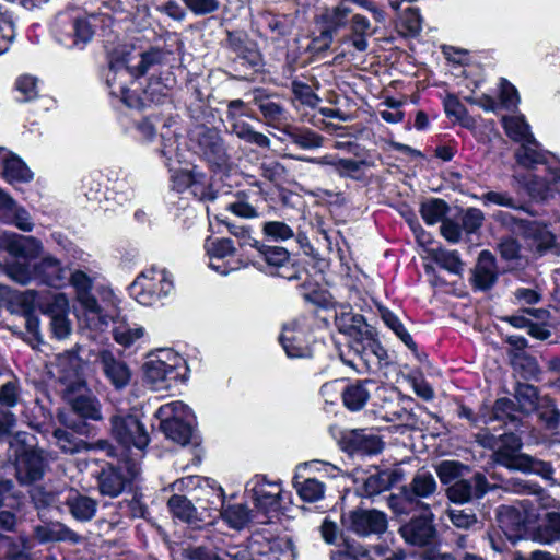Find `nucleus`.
<instances>
[{
	"label": "nucleus",
	"instance_id": "nucleus-1",
	"mask_svg": "<svg viewBox=\"0 0 560 560\" xmlns=\"http://www.w3.org/2000/svg\"><path fill=\"white\" fill-rule=\"evenodd\" d=\"M163 52L159 49L141 51L132 45H119L109 54V68L106 72V84L112 96L119 98L131 108H140L148 102L161 103L166 96L160 82H151L142 96L130 85L150 68L160 63Z\"/></svg>",
	"mask_w": 560,
	"mask_h": 560
},
{
	"label": "nucleus",
	"instance_id": "nucleus-2",
	"mask_svg": "<svg viewBox=\"0 0 560 560\" xmlns=\"http://www.w3.org/2000/svg\"><path fill=\"white\" fill-rule=\"evenodd\" d=\"M515 158L518 164L524 167H535L538 164H546L547 170L551 176L550 180L542 178H533L528 184V191L533 198L547 200L555 197V185L560 182V162H550L551 155L540 150L538 142L533 137V140H525L515 152Z\"/></svg>",
	"mask_w": 560,
	"mask_h": 560
},
{
	"label": "nucleus",
	"instance_id": "nucleus-3",
	"mask_svg": "<svg viewBox=\"0 0 560 560\" xmlns=\"http://www.w3.org/2000/svg\"><path fill=\"white\" fill-rule=\"evenodd\" d=\"M94 18L79 9H68L57 14L52 24L56 40L66 48L83 49L95 33Z\"/></svg>",
	"mask_w": 560,
	"mask_h": 560
},
{
	"label": "nucleus",
	"instance_id": "nucleus-4",
	"mask_svg": "<svg viewBox=\"0 0 560 560\" xmlns=\"http://www.w3.org/2000/svg\"><path fill=\"white\" fill-rule=\"evenodd\" d=\"M160 428L167 439L187 445L195 433V416L191 409L179 400L162 405L156 410Z\"/></svg>",
	"mask_w": 560,
	"mask_h": 560
},
{
	"label": "nucleus",
	"instance_id": "nucleus-5",
	"mask_svg": "<svg viewBox=\"0 0 560 560\" xmlns=\"http://www.w3.org/2000/svg\"><path fill=\"white\" fill-rule=\"evenodd\" d=\"M68 281L75 289L77 298L84 311L89 325L94 329H103L117 316V306L113 301L107 310L103 308L90 293L93 280L83 271L77 270L68 276Z\"/></svg>",
	"mask_w": 560,
	"mask_h": 560
},
{
	"label": "nucleus",
	"instance_id": "nucleus-6",
	"mask_svg": "<svg viewBox=\"0 0 560 560\" xmlns=\"http://www.w3.org/2000/svg\"><path fill=\"white\" fill-rule=\"evenodd\" d=\"M174 282L165 269L150 268L142 271L129 285V293L139 304L153 306L172 293Z\"/></svg>",
	"mask_w": 560,
	"mask_h": 560
},
{
	"label": "nucleus",
	"instance_id": "nucleus-7",
	"mask_svg": "<svg viewBox=\"0 0 560 560\" xmlns=\"http://www.w3.org/2000/svg\"><path fill=\"white\" fill-rule=\"evenodd\" d=\"M476 441L481 446L492 450L494 462L509 469L518 470L526 463L527 455L521 453V438L514 433L495 436L488 430H482L476 434Z\"/></svg>",
	"mask_w": 560,
	"mask_h": 560
},
{
	"label": "nucleus",
	"instance_id": "nucleus-8",
	"mask_svg": "<svg viewBox=\"0 0 560 560\" xmlns=\"http://www.w3.org/2000/svg\"><path fill=\"white\" fill-rule=\"evenodd\" d=\"M182 358L168 350L150 358L143 366L147 384L153 390L170 388L179 376L177 368Z\"/></svg>",
	"mask_w": 560,
	"mask_h": 560
},
{
	"label": "nucleus",
	"instance_id": "nucleus-9",
	"mask_svg": "<svg viewBox=\"0 0 560 560\" xmlns=\"http://www.w3.org/2000/svg\"><path fill=\"white\" fill-rule=\"evenodd\" d=\"M161 154L166 159V165L171 172L172 188L182 192L189 190L191 180L197 167L191 170L177 168L174 162L180 164L183 162V154L178 147L177 135L167 129L166 132L161 133Z\"/></svg>",
	"mask_w": 560,
	"mask_h": 560
},
{
	"label": "nucleus",
	"instance_id": "nucleus-10",
	"mask_svg": "<svg viewBox=\"0 0 560 560\" xmlns=\"http://www.w3.org/2000/svg\"><path fill=\"white\" fill-rule=\"evenodd\" d=\"M254 505L255 513L260 520H266L270 513L277 512L280 508L281 485L278 482H269L262 476H256L246 485Z\"/></svg>",
	"mask_w": 560,
	"mask_h": 560
},
{
	"label": "nucleus",
	"instance_id": "nucleus-11",
	"mask_svg": "<svg viewBox=\"0 0 560 560\" xmlns=\"http://www.w3.org/2000/svg\"><path fill=\"white\" fill-rule=\"evenodd\" d=\"M110 423L113 436L125 448L143 450L149 444V434L136 416L117 413L112 417Z\"/></svg>",
	"mask_w": 560,
	"mask_h": 560
},
{
	"label": "nucleus",
	"instance_id": "nucleus-12",
	"mask_svg": "<svg viewBox=\"0 0 560 560\" xmlns=\"http://www.w3.org/2000/svg\"><path fill=\"white\" fill-rule=\"evenodd\" d=\"M280 342L289 358L311 357V330L307 319L300 317L284 325Z\"/></svg>",
	"mask_w": 560,
	"mask_h": 560
},
{
	"label": "nucleus",
	"instance_id": "nucleus-13",
	"mask_svg": "<svg viewBox=\"0 0 560 560\" xmlns=\"http://www.w3.org/2000/svg\"><path fill=\"white\" fill-rule=\"evenodd\" d=\"M205 249L209 258V267L222 276L244 267L240 259L234 258L235 247L230 238H207Z\"/></svg>",
	"mask_w": 560,
	"mask_h": 560
},
{
	"label": "nucleus",
	"instance_id": "nucleus-14",
	"mask_svg": "<svg viewBox=\"0 0 560 560\" xmlns=\"http://www.w3.org/2000/svg\"><path fill=\"white\" fill-rule=\"evenodd\" d=\"M45 466V458L40 450L21 446L16 451L15 469L21 483L39 480L44 475Z\"/></svg>",
	"mask_w": 560,
	"mask_h": 560
},
{
	"label": "nucleus",
	"instance_id": "nucleus-15",
	"mask_svg": "<svg viewBox=\"0 0 560 560\" xmlns=\"http://www.w3.org/2000/svg\"><path fill=\"white\" fill-rule=\"evenodd\" d=\"M352 349L357 353L358 360L362 363V366L352 360H343V362L352 366L359 373H364L371 370L373 365H378L386 357V350L375 339L372 329L366 336H363L359 341L353 343Z\"/></svg>",
	"mask_w": 560,
	"mask_h": 560
},
{
	"label": "nucleus",
	"instance_id": "nucleus-16",
	"mask_svg": "<svg viewBox=\"0 0 560 560\" xmlns=\"http://www.w3.org/2000/svg\"><path fill=\"white\" fill-rule=\"evenodd\" d=\"M197 151L209 163L222 166L228 161V153L220 133L214 129H200L196 135Z\"/></svg>",
	"mask_w": 560,
	"mask_h": 560
},
{
	"label": "nucleus",
	"instance_id": "nucleus-17",
	"mask_svg": "<svg viewBox=\"0 0 560 560\" xmlns=\"http://www.w3.org/2000/svg\"><path fill=\"white\" fill-rule=\"evenodd\" d=\"M0 248L5 249L16 258H35L42 249V243L32 236H23L0 230Z\"/></svg>",
	"mask_w": 560,
	"mask_h": 560
},
{
	"label": "nucleus",
	"instance_id": "nucleus-18",
	"mask_svg": "<svg viewBox=\"0 0 560 560\" xmlns=\"http://www.w3.org/2000/svg\"><path fill=\"white\" fill-rule=\"evenodd\" d=\"M350 528L360 536L378 535L386 530V515L376 510H359L350 515Z\"/></svg>",
	"mask_w": 560,
	"mask_h": 560
},
{
	"label": "nucleus",
	"instance_id": "nucleus-19",
	"mask_svg": "<svg viewBox=\"0 0 560 560\" xmlns=\"http://www.w3.org/2000/svg\"><path fill=\"white\" fill-rule=\"evenodd\" d=\"M489 489L488 481L482 474H475L471 479H458L447 489V497L456 503H466L472 499L481 498Z\"/></svg>",
	"mask_w": 560,
	"mask_h": 560
},
{
	"label": "nucleus",
	"instance_id": "nucleus-20",
	"mask_svg": "<svg viewBox=\"0 0 560 560\" xmlns=\"http://www.w3.org/2000/svg\"><path fill=\"white\" fill-rule=\"evenodd\" d=\"M335 322L338 330L353 339V343L359 341L372 329L364 317L355 314L349 305H340L336 310Z\"/></svg>",
	"mask_w": 560,
	"mask_h": 560
},
{
	"label": "nucleus",
	"instance_id": "nucleus-21",
	"mask_svg": "<svg viewBox=\"0 0 560 560\" xmlns=\"http://www.w3.org/2000/svg\"><path fill=\"white\" fill-rule=\"evenodd\" d=\"M406 542L415 546H425L432 542L435 528L432 524V514L415 517L399 529Z\"/></svg>",
	"mask_w": 560,
	"mask_h": 560
},
{
	"label": "nucleus",
	"instance_id": "nucleus-22",
	"mask_svg": "<svg viewBox=\"0 0 560 560\" xmlns=\"http://www.w3.org/2000/svg\"><path fill=\"white\" fill-rule=\"evenodd\" d=\"M98 362L104 375L115 388L121 389L128 385L131 373L122 360L116 358L109 351H102L98 355Z\"/></svg>",
	"mask_w": 560,
	"mask_h": 560
},
{
	"label": "nucleus",
	"instance_id": "nucleus-23",
	"mask_svg": "<svg viewBox=\"0 0 560 560\" xmlns=\"http://www.w3.org/2000/svg\"><path fill=\"white\" fill-rule=\"evenodd\" d=\"M37 281L52 288H62L68 283V270L51 257H44L37 264Z\"/></svg>",
	"mask_w": 560,
	"mask_h": 560
},
{
	"label": "nucleus",
	"instance_id": "nucleus-24",
	"mask_svg": "<svg viewBox=\"0 0 560 560\" xmlns=\"http://www.w3.org/2000/svg\"><path fill=\"white\" fill-rule=\"evenodd\" d=\"M35 538L42 542L70 541L79 542L81 537L60 522H47L34 527Z\"/></svg>",
	"mask_w": 560,
	"mask_h": 560
},
{
	"label": "nucleus",
	"instance_id": "nucleus-25",
	"mask_svg": "<svg viewBox=\"0 0 560 560\" xmlns=\"http://www.w3.org/2000/svg\"><path fill=\"white\" fill-rule=\"evenodd\" d=\"M526 237L528 245L538 255H544L547 252L559 253L555 235L547 229L546 225L538 222L529 223L526 226Z\"/></svg>",
	"mask_w": 560,
	"mask_h": 560
},
{
	"label": "nucleus",
	"instance_id": "nucleus-26",
	"mask_svg": "<svg viewBox=\"0 0 560 560\" xmlns=\"http://www.w3.org/2000/svg\"><path fill=\"white\" fill-rule=\"evenodd\" d=\"M0 161L3 177L9 183H27L33 179V173L28 166L18 155L7 152L4 148H0Z\"/></svg>",
	"mask_w": 560,
	"mask_h": 560
},
{
	"label": "nucleus",
	"instance_id": "nucleus-27",
	"mask_svg": "<svg viewBox=\"0 0 560 560\" xmlns=\"http://www.w3.org/2000/svg\"><path fill=\"white\" fill-rule=\"evenodd\" d=\"M52 435L56 440V444L63 453L74 454L83 450H90L94 447L105 450L108 455H113L114 452V447L107 441H98L94 445H89L88 443L77 439L72 433L63 429H56Z\"/></svg>",
	"mask_w": 560,
	"mask_h": 560
},
{
	"label": "nucleus",
	"instance_id": "nucleus-28",
	"mask_svg": "<svg viewBox=\"0 0 560 560\" xmlns=\"http://www.w3.org/2000/svg\"><path fill=\"white\" fill-rule=\"evenodd\" d=\"M351 10L343 4L327 8L320 15V22L324 24L322 36L328 42L332 40L335 33L343 27L349 19Z\"/></svg>",
	"mask_w": 560,
	"mask_h": 560
},
{
	"label": "nucleus",
	"instance_id": "nucleus-29",
	"mask_svg": "<svg viewBox=\"0 0 560 560\" xmlns=\"http://www.w3.org/2000/svg\"><path fill=\"white\" fill-rule=\"evenodd\" d=\"M71 515L81 522L90 521L96 512L97 503L89 497L82 495L74 490H69L65 498Z\"/></svg>",
	"mask_w": 560,
	"mask_h": 560
},
{
	"label": "nucleus",
	"instance_id": "nucleus-30",
	"mask_svg": "<svg viewBox=\"0 0 560 560\" xmlns=\"http://www.w3.org/2000/svg\"><path fill=\"white\" fill-rule=\"evenodd\" d=\"M372 380L357 381L342 390L345 406L351 411L361 410L370 399L369 386L374 385Z\"/></svg>",
	"mask_w": 560,
	"mask_h": 560
},
{
	"label": "nucleus",
	"instance_id": "nucleus-31",
	"mask_svg": "<svg viewBox=\"0 0 560 560\" xmlns=\"http://www.w3.org/2000/svg\"><path fill=\"white\" fill-rule=\"evenodd\" d=\"M438 488L434 476L427 470H419L412 478L409 488L405 490V498L412 503L415 498H429Z\"/></svg>",
	"mask_w": 560,
	"mask_h": 560
},
{
	"label": "nucleus",
	"instance_id": "nucleus-32",
	"mask_svg": "<svg viewBox=\"0 0 560 560\" xmlns=\"http://www.w3.org/2000/svg\"><path fill=\"white\" fill-rule=\"evenodd\" d=\"M221 516L230 527L235 529L243 528L250 521L266 523V520H260L254 511L250 512L247 506L242 503L223 506Z\"/></svg>",
	"mask_w": 560,
	"mask_h": 560
},
{
	"label": "nucleus",
	"instance_id": "nucleus-33",
	"mask_svg": "<svg viewBox=\"0 0 560 560\" xmlns=\"http://www.w3.org/2000/svg\"><path fill=\"white\" fill-rule=\"evenodd\" d=\"M300 499L304 502L315 503L325 498L326 483L317 477H306L302 480L298 478L293 483Z\"/></svg>",
	"mask_w": 560,
	"mask_h": 560
},
{
	"label": "nucleus",
	"instance_id": "nucleus-34",
	"mask_svg": "<svg viewBox=\"0 0 560 560\" xmlns=\"http://www.w3.org/2000/svg\"><path fill=\"white\" fill-rule=\"evenodd\" d=\"M495 278L494 258L488 250H483L479 255L475 269V283L480 289H488L494 283Z\"/></svg>",
	"mask_w": 560,
	"mask_h": 560
},
{
	"label": "nucleus",
	"instance_id": "nucleus-35",
	"mask_svg": "<svg viewBox=\"0 0 560 560\" xmlns=\"http://www.w3.org/2000/svg\"><path fill=\"white\" fill-rule=\"evenodd\" d=\"M229 122L231 125L232 132L237 138L247 143L255 144L261 149L270 148V139L266 135L254 130L253 127L246 121L237 119L231 120Z\"/></svg>",
	"mask_w": 560,
	"mask_h": 560
},
{
	"label": "nucleus",
	"instance_id": "nucleus-36",
	"mask_svg": "<svg viewBox=\"0 0 560 560\" xmlns=\"http://www.w3.org/2000/svg\"><path fill=\"white\" fill-rule=\"evenodd\" d=\"M427 257L431 258L443 269L452 273H460L463 270V262L456 250H447L441 246L436 248H427Z\"/></svg>",
	"mask_w": 560,
	"mask_h": 560
},
{
	"label": "nucleus",
	"instance_id": "nucleus-37",
	"mask_svg": "<svg viewBox=\"0 0 560 560\" xmlns=\"http://www.w3.org/2000/svg\"><path fill=\"white\" fill-rule=\"evenodd\" d=\"M127 479L120 471L114 467L103 469L98 479L100 491L102 494L117 497L125 488Z\"/></svg>",
	"mask_w": 560,
	"mask_h": 560
},
{
	"label": "nucleus",
	"instance_id": "nucleus-38",
	"mask_svg": "<svg viewBox=\"0 0 560 560\" xmlns=\"http://www.w3.org/2000/svg\"><path fill=\"white\" fill-rule=\"evenodd\" d=\"M56 369L62 383H74L79 377L80 360L73 352L58 354Z\"/></svg>",
	"mask_w": 560,
	"mask_h": 560
},
{
	"label": "nucleus",
	"instance_id": "nucleus-39",
	"mask_svg": "<svg viewBox=\"0 0 560 560\" xmlns=\"http://www.w3.org/2000/svg\"><path fill=\"white\" fill-rule=\"evenodd\" d=\"M502 125L506 135L516 142H524L525 140H533V133L530 127L526 122L523 115L504 116L502 118Z\"/></svg>",
	"mask_w": 560,
	"mask_h": 560
},
{
	"label": "nucleus",
	"instance_id": "nucleus-40",
	"mask_svg": "<svg viewBox=\"0 0 560 560\" xmlns=\"http://www.w3.org/2000/svg\"><path fill=\"white\" fill-rule=\"evenodd\" d=\"M113 336L117 343L124 347H130L145 337V329L137 324L116 323L113 329Z\"/></svg>",
	"mask_w": 560,
	"mask_h": 560
},
{
	"label": "nucleus",
	"instance_id": "nucleus-41",
	"mask_svg": "<svg viewBox=\"0 0 560 560\" xmlns=\"http://www.w3.org/2000/svg\"><path fill=\"white\" fill-rule=\"evenodd\" d=\"M289 139L303 150L320 148L324 137L311 129H290L285 131Z\"/></svg>",
	"mask_w": 560,
	"mask_h": 560
},
{
	"label": "nucleus",
	"instance_id": "nucleus-42",
	"mask_svg": "<svg viewBox=\"0 0 560 560\" xmlns=\"http://www.w3.org/2000/svg\"><path fill=\"white\" fill-rule=\"evenodd\" d=\"M537 539L550 544L560 539V513L548 512L544 523L537 529Z\"/></svg>",
	"mask_w": 560,
	"mask_h": 560
},
{
	"label": "nucleus",
	"instance_id": "nucleus-43",
	"mask_svg": "<svg viewBox=\"0 0 560 560\" xmlns=\"http://www.w3.org/2000/svg\"><path fill=\"white\" fill-rule=\"evenodd\" d=\"M371 23L361 15L355 14L352 18V35L349 36L353 47L359 51H364L368 48L366 36L370 34Z\"/></svg>",
	"mask_w": 560,
	"mask_h": 560
},
{
	"label": "nucleus",
	"instance_id": "nucleus-44",
	"mask_svg": "<svg viewBox=\"0 0 560 560\" xmlns=\"http://www.w3.org/2000/svg\"><path fill=\"white\" fill-rule=\"evenodd\" d=\"M448 211L447 203L442 199H431L423 202L420 209L423 221L429 225H434L440 221H444L443 218Z\"/></svg>",
	"mask_w": 560,
	"mask_h": 560
},
{
	"label": "nucleus",
	"instance_id": "nucleus-45",
	"mask_svg": "<svg viewBox=\"0 0 560 560\" xmlns=\"http://www.w3.org/2000/svg\"><path fill=\"white\" fill-rule=\"evenodd\" d=\"M7 275L21 284L37 281V264L31 266L27 262L15 261L7 267Z\"/></svg>",
	"mask_w": 560,
	"mask_h": 560
},
{
	"label": "nucleus",
	"instance_id": "nucleus-46",
	"mask_svg": "<svg viewBox=\"0 0 560 560\" xmlns=\"http://www.w3.org/2000/svg\"><path fill=\"white\" fill-rule=\"evenodd\" d=\"M381 318L385 323V325L392 329L395 335L408 347L415 348L416 343L412 340V337L407 331L400 319L389 310L381 308Z\"/></svg>",
	"mask_w": 560,
	"mask_h": 560
},
{
	"label": "nucleus",
	"instance_id": "nucleus-47",
	"mask_svg": "<svg viewBox=\"0 0 560 560\" xmlns=\"http://www.w3.org/2000/svg\"><path fill=\"white\" fill-rule=\"evenodd\" d=\"M468 468L455 460H443L436 466V474L442 483L455 482L462 479Z\"/></svg>",
	"mask_w": 560,
	"mask_h": 560
},
{
	"label": "nucleus",
	"instance_id": "nucleus-48",
	"mask_svg": "<svg viewBox=\"0 0 560 560\" xmlns=\"http://www.w3.org/2000/svg\"><path fill=\"white\" fill-rule=\"evenodd\" d=\"M168 508L175 517L184 522H191L196 517V509L185 497L173 495L168 500Z\"/></svg>",
	"mask_w": 560,
	"mask_h": 560
},
{
	"label": "nucleus",
	"instance_id": "nucleus-49",
	"mask_svg": "<svg viewBox=\"0 0 560 560\" xmlns=\"http://www.w3.org/2000/svg\"><path fill=\"white\" fill-rule=\"evenodd\" d=\"M370 549L358 542L347 541L343 547L331 555V560H368Z\"/></svg>",
	"mask_w": 560,
	"mask_h": 560
},
{
	"label": "nucleus",
	"instance_id": "nucleus-50",
	"mask_svg": "<svg viewBox=\"0 0 560 560\" xmlns=\"http://www.w3.org/2000/svg\"><path fill=\"white\" fill-rule=\"evenodd\" d=\"M72 406H73L74 411L78 412L83 418L92 419V420L102 419L100 404L94 398L86 397V396H80L74 399Z\"/></svg>",
	"mask_w": 560,
	"mask_h": 560
},
{
	"label": "nucleus",
	"instance_id": "nucleus-51",
	"mask_svg": "<svg viewBox=\"0 0 560 560\" xmlns=\"http://www.w3.org/2000/svg\"><path fill=\"white\" fill-rule=\"evenodd\" d=\"M257 249L269 266L284 267L290 261L289 252L283 247L258 245Z\"/></svg>",
	"mask_w": 560,
	"mask_h": 560
},
{
	"label": "nucleus",
	"instance_id": "nucleus-52",
	"mask_svg": "<svg viewBox=\"0 0 560 560\" xmlns=\"http://www.w3.org/2000/svg\"><path fill=\"white\" fill-rule=\"evenodd\" d=\"M516 399L524 412H530L539 406L538 390L532 385H521L517 388Z\"/></svg>",
	"mask_w": 560,
	"mask_h": 560
},
{
	"label": "nucleus",
	"instance_id": "nucleus-53",
	"mask_svg": "<svg viewBox=\"0 0 560 560\" xmlns=\"http://www.w3.org/2000/svg\"><path fill=\"white\" fill-rule=\"evenodd\" d=\"M190 192L199 200L213 199L214 194L211 189L209 178L202 172L196 170L191 185L189 187Z\"/></svg>",
	"mask_w": 560,
	"mask_h": 560
},
{
	"label": "nucleus",
	"instance_id": "nucleus-54",
	"mask_svg": "<svg viewBox=\"0 0 560 560\" xmlns=\"http://www.w3.org/2000/svg\"><path fill=\"white\" fill-rule=\"evenodd\" d=\"M499 107L514 109L520 104V95L516 88L505 79L500 80Z\"/></svg>",
	"mask_w": 560,
	"mask_h": 560
},
{
	"label": "nucleus",
	"instance_id": "nucleus-55",
	"mask_svg": "<svg viewBox=\"0 0 560 560\" xmlns=\"http://www.w3.org/2000/svg\"><path fill=\"white\" fill-rule=\"evenodd\" d=\"M388 489L387 478L382 474H372L363 480L361 495L373 497Z\"/></svg>",
	"mask_w": 560,
	"mask_h": 560
},
{
	"label": "nucleus",
	"instance_id": "nucleus-56",
	"mask_svg": "<svg viewBox=\"0 0 560 560\" xmlns=\"http://www.w3.org/2000/svg\"><path fill=\"white\" fill-rule=\"evenodd\" d=\"M16 91L21 94V101L27 102L38 95V82L35 77L24 74L18 78Z\"/></svg>",
	"mask_w": 560,
	"mask_h": 560
},
{
	"label": "nucleus",
	"instance_id": "nucleus-57",
	"mask_svg": "<svg viewBox=\"0 0 560 560\" xmlns=\"http://www.w3.org/2000/svg\"><path fill=\"white\" fill-rule=\"evenodd\" d=\"M9 218L3 219V222L11 223L18 229L24 232H31L34 228V223L31 220L30 213L24 209L14 203L11 209Z\"/></svg>",
	"mask_w": 560,
	"mask_h": 560
},
{
	"label": "nucleus",
	"instance_id": "nucleus-58",
	"mask_svg": "<svg viewBox=\"0 0 560 560\" xmlns=\"http://www.w3.org/2000/svg\"><path fill=\"white\" fill-rule=\"evenodd\" d=\"M40 308L45 315L52 318L55 315L68 314L69 301L63 293H57L45 305H40Z\"/></svg>",
	"mask_w": 560,
	"mask_h": 560
},
{
	"label": "nucleus",
	"instance_id": "nucleus-59",
	"mask_svg": "<svg viewBox=\"0 0 560 560\" xmlns=\"http://www.w3.org/2000/svg\"><path fill=\"white\" fill-rule=\"evenodd\" d=\"M262 231L266 236L273 241H287L293 237V230L280 221H270L264 224Z\"/></svg>",
	"mask_w": 560,
	"mask_h": 560
},
{
	"label": "nucleus",
	"instance_id": "nucleus-60",
	"mask_svg": "<svg viewBox=\"0 0 560 560\" xmlns=\"http://www.w3.org/2000/svg\"><path fill=\"white\" fill-rule=\"evenodd\" d=\"M523 520L520 514L513 508L503 506L500 512V524L501 527L509 529L510 524L513 526L512 530H515L514 534L510 535V538L518 537V532L523 527Z\"/></svg>",
	"mask_w": 560,
	"mask_h": 560
},
{
	"label": "nucleus",
	"instance_id": "nucleus-61",
	"mask_svg": "<svg viewBox=\"0 0 560 560\" xmlns=\"http://www.w3.org/2000/svg\"><path fill=\"white\" fill-rule=\"evenodd\" d=\"M518 470L532 471L540 475L541 477L548 480H552L555 475V469L549 463L535 459L529 456H526V463L523 466H521Z\"/></svg>",
	"mask_w": 560,
	"mask_h": 560
},
{
	"label": "nucleus",
	"instance_id": "nucleus-62",
	"mask_svg": "<svg viewBox=\"0 0 560 560\" xmlns=\"http://www.w3.org/2000/svg\"><path fill=\"white\" fill-rule=\"evenodd\" d=\"M480 200L483 206L497 205L512 209L518 208L514 198L508 192L488 191L480 197Z\"/></svg>",
	"mask_w": 560,
	"mask_h": 560
},
{
	"label": "nucleus",
	"instance_id": "nucleus-63",
	"mask_svg": "<svg viewBox=\"0 0 560 560\" xmlns=\"http://www.w3.org/2000/svg\"><path fill=\"white\" fill-rule=\"evenodd\" d=\"M400 23L406 27L408 34L416 35L421 31V15L417 9L408 7L399 16Z\"/></svg>",
	"mask_w": 560,
	"mask_h": 560
},
{
	"label": "nucleus",
	"instance_id": "nucleus-64",
	"mask_svg": "<svg viewBox=\"0 0 560 560\" xmlns=\"http://www.w3.org/2000/svg\"><path fill=\"white\" fill-rule=\"evenodd\" d=\"M483 220L485 215L481 210L469 208L463 215V229L467 233H474L482 225Z\"/></svg>",
	"mask_w": 560,
	"mask_h": 560
}]
</instances>
